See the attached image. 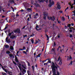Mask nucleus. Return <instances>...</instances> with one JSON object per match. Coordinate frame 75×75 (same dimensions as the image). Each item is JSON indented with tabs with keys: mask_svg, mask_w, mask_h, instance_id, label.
I'll return each instance as SVG.
<instances>
[{
	"mask_svg": "<svg viewBox=\"0 0 75 75\" xmlns=\"http://www.w3.org/2000/svg\"><path fill=\"white\" fill-rule=\"evenodd\" d=\"M70 38H72V34H70Z\"/></svg>",
	"mask_w": 75,
	"mask_h": 75,
	"instance_id": "58836bf2",
	"label": "nucleus"
},
{
	"mask_svg": "<svg viewBox=\"0 0 75 75\" xmlns=\"http://www.w3.org/2000/svg\"><path fill=\"white\" fill-rule=\"evenodd\" d=\"M13 62L14 64H15V65H17V64L16 62H14V61H13Z\"/></svg>",
	"mask_w": 75,
	"mask_h": 75,
	"instance_id": "79ce46f5",
	"label": "nucleus"
},
{
	"mask_svg": "<svg viewBox=\"0 0 75 75\" xmlns=\"http://www.w3.org/2000/svg\"><path fill=\"white\" fill-rule=\"evenodd\" d=\"M32 69H33V71H34V66H32Z\"/></svg>",
	"mask_w": 75,
	"mask_h": 75,
	"instance_id": "3c124183",
	"label": "nucleus"
},
{
	"mask_svg": "<svg viewBox=\"0 0 75 75\" xmlns=\"http://www.w3.org/2000/svg\"><path fill=\"white\" fill-rule=\"evenodd\" d=\"M40 41V40H39L38 41L36 40V42L35 43V44H37V43H39Z\"/></svg>",
	"mask_w": 75,
	"mask_h": 75,
	"instance_id": "a211bd4d",
	"label": "nucleus"
},
{
	"mask_svg": "<svg viewBox=\"0 0 75 75\" xmlns=\"http://www.w3.org/2000/svg\"><path fill=\"white\" fill-rule=\"evenodd\" d=\"M56 45V44H55V42H54V46H55Z\"/></svg>",
	"mask_w": 75,
	"mask_h": 75,
	"instance_id": "5fc2aeb1",
	"label": "nucleus"
},
{
	"mask_svg": "<svg viewBox=\"0 0 75 75\" xmlns=\"http://www.w3.org/2000/svg\"><path fill=\"white\" fill-rule=\"evenodd\" d=\"M59 74L60 73H59V72L57 71V75H59Z\"/></svg>",
	"mask_w": 75,
	"mask_h": 75,
	"instance_id": "49530a36",
	"label": "nucleus"
},
{
	"mask_svg": "<svg viewBox=\"0 0 75 75\" xmlns=\"http://www.w3.org/2000/svg\"><path fill=\"white\" fill-rule=\"evenodd\" d=\"M22 71H23V72H26V70H25L24 69H22Z\"/></svg>",
	"mask_w": 75,
	"mask_h": 75,
	"instance_id": "cd10ccee",
	"label": "nucleus"
},
{
	"mask_svg": "<svg viewBox=\"0 0 75 75\" xmlns=\"http://www.w3.org/2000/svg\"><path fill=\"white\" fill-rule=\"evenodd\" d=\"M28 21H30V18H28L27 19Z\"/></svg>",
	"mask_w": 75,
	"mask_h": 75,
	"instance_id": "052dcab7",
	"label": "nucleus"
},
{
	"mask_svg": "<svg viewBox=\"0 0 75 75\" xmlns=\"http://www.w3.org/2000/svg\"><path fill=\"white\" fill-rule=\"evenodd\" d=\"M2 69H3L4 71L5 72H6L7 73V70L4 69V67H2Z\"/></svg>",
	"mask_w": 75,
	"mask_h": 75,
	"instance_id": "4468645a",
	"label": "nucleus"
},
{
	"mask_svg": "<svg viewBox=\"0 0 75 75\" xmlns=\"http://www.w3.org/2000/svg\"><path fill=\"white\" fill-rule=\"evenodd\" d=\"M69 31L71 33V32H72V30H69Z\"/></svg>",
	"mask_w": 75,
	"mask_h": 75,
	"instance_id": "8fccbe9b",
	"label": "nucleus"
},
{
	"mask_svg": "<svg viewBox=\"0 0 75 75\" xmlns=\"http://www.w3.org/2000/svg\"><path fill=\"white\" fill-rule=\"evenodd\" d=\"M27 10H28V11H31V9L30 8H28L27 9Z\"/></svg>",
	"mask_w": 75,
	"mask_h": 75,
	"instance_id": "e433bc0d",
	"label": "nucleus"
},
{
	"mask_svg": "<svg viewBox=\"0 0 75 75\" xmlns=\"http://www.w3.org/2000/svg\"><path fill=\"white\" fill-rule=\"evenodd\" d=\"M70 59H72V57L71 56V55L70 56L69 59L68 58H67V60H69Z\"/></svg>",
	"mask_w": 75,
	"mask_h": 75,
	"instance_id": "412c9836",
	"label": "nucleus"
},
{
	"mask_svg": "<svg viewBox=\"0 0 75 75\" xmlns=\"http://www.w3.org/2000/svg\"><path fill=\"white\" fill-rule=\"evenodd\" d=\"M61 48V47L59 46L58 49H57V50L58 51V50H59V49L60 50Z\"/></svg>",
	"mask_w": 75,
	"mask_h": 75,
	"instance_id": "ea45409f",
	"label": "nucleus"
},
{
	"mask_svg": "<svg viewBox=\"0 0 75 75\" xmlns=\"http://www.w3.org/2000/svg\"><path fill=\"white\" fill-rule=\"evenodd\" d=\"M8 38H9V37L8 36L6 38V41L8 43H10V39H8Z\"/></svg>",
	"mask_w": 75,
	"mask_h": 75,
	"instance_id": "39448f33",
	"label": "nucleus"
},
{
	"mask_svg": "<svg viewBox=\"0 0 75 75\" xmlns=\"http://www.w3.org/2000/svg\"><path fill=\"white\" fill-rule=\"evenodd\" d=\"M12 8L13 10V11H14V8H13V7H12Z\"/></svg>",
	"mask_w": 75,
	"mask_h": 75,
	"instance_id": "69168bd1",
	"label": "nucleus"
},
{
	"mask_svg": "<svg viewBox=\"0 0 75 75\" xmlns=\"http://www.w3.org/2000/svg\"><path fill=\"white\" fill-rule=\"evenodd\" d=\"M71 25L70 24H68L67 25V27H69V28H70L71 27Z\"/></svg>",
	"mask_w": 75,
	"mask_h": 75,
	"instance_id": "a878e982",
	"label": "nucleus"
},
{
	"mask_svg": "<svg viewBox=\"0 0 75 75\" xmlns=\"http://www.w3.org/2000/svg\"><path fill=\"white\" fill-rule=\"evenodd\" d=\"M9 55L11 58H12V57H13V58H14V56H13V55L12 54H10Z\"/></svg>",
	"mask_w": 75,
	"mask_h": 75,
	"instance_id": "6ab92c4d",
	"label": "nucleus"
},
{
	"mask_svg": "<svg viewBox=\"0 0 75 75\" xmlns=\"http://www.w3.org/2000/svg\"><path fill=\"white\" fill-rule=\"evenodd\" d=\"M6 54H10V51H7L6 52Z\"/></svg>",
	"mask_w": 75,
	"mask_h": 75,
	"instance_id": "7c9ffc66",
	"label": "nucleus"
},
{
	"mask_svg": "<svg viewBox=\"0 0 75 75\" xmlns=\"http://www.w3.org/2000/svg\"><path fill=\"white\" fill-rule=\"evenodd\" d=\"M2 7H0V11H1L2 10Z\"/></svg>",
	"mask_w": 75,
	"mask_h": 75,
	"instance_id": "4c0bfd02",
	"label": "nucleus"
},
{
	"mask_svg": "<svg viewBox=\"0 0 75 75\" xmlns=\"http://www.w3.org/2000/svg\"><path fill=\"white\" fill-rule=\"evenodd\" d=\"M59 61V65H61V64H62V59H61V57L59 56L58 58L57 61Z\"/></svg>",
	"mask_w": 75,
	"mask_h": 75,
	"instance_id": "20e7f679",
	"label": "nucleus"
},
{
	"mask_svg": "<svg viewBox=\"0 0 75 75\" xmlns=\"http://www.w3.org/2000/svg\"><path fill=\"white\" fill-rule=\"evenodd\" d=\"M71 25L72 26H74V24L73 23H71Z\"/></svg>",
	"mask_w": 75,
	"mask_h": 75,
	"instance_id": "13d9d810",
	"label": "nucleus"
},
{
	"mask_svg": "<svg viewBox=\"0 0 75 75\" xmlns=\"http://www.w3.org/2000/svg\"><path fill=\"white\" fill-rule=\"evenodd\" d=\"M35 6H36V7H38L39 6V4L37 3H35Z\"/></svg>",
	"mask_w": 75,
	"mask_h": 75,
	"instance_id": "4be33fe9",
	"label": "nucleus"
},
{
	"mask_svg": "<svg viewBox=\"0 0 75 75\" xmlns=\"http://www.w3.org/2000/svg\"><path fill=\"white\" fill-rule=\"evenodd\" d=\"M19 50H21V51H23V50L22 49H19Z\"/></svg>",
	"mask_w": 75,
	"mask_h": 75,
	"instance_id": "338daca9",
	"label": "nucleus"
},
{
	"mask_svg": "<svg viewBox=\"0 0 75 75\" xmlns=\"http://www.w3.org/2000/svg\"><path fill=\"white\" fill-rule=\"evenodd\" d=\"M31 41L32 44H34V40H33V39H31Z\"/></svg>",
	"mask_w": 75,
	"mask_h": 75,
	"instance_id": "f704fd0d",
	"label": "nucleus"
},
{
	"mask_svg": "<svg viewBox=\"0 0 75 75\" xmlns=\"http://www.w3.org/2000/svg\"><path fill=\"white\" fill-rule=\"evenodd\" d=\"M23 50H25V47L24 46L23 47Z\"/></svg>",
	"mask_w": 75,
	"mask_h": 75,
	"instance_id": "bf43d9fd",
	"label": "nucleus"
},
{
	"mask_svg": "<svg viewBox=\"0 0 75 75\" xmlns=\"http://www.w3.org/2000/svg\"><path fill=\"white\" fill-rule=\"evenodd\" d=\"M47 18L49 20H52V21H54L55 20V17H54L53 16L52 17H51V16H47Z\"/></svg>",
	"mask_w": 75,
	"mask_h": 75,
	"instance_id": "7ed1b4c3",
	"label": "nucleus"
},
{
	"mask_svg": "<svg viewBox=\"0 0 75 75\" xmlns=\"http://www.w3.org/2000/svg\"><path fill=\"white\" fill-rule=\"evenodd\" d=\"M47 64H48V62H47L46 63H44V65H47Z\"/></svg>",
	"mask_w": 75,
	"mask_h": 75,
	"instance_id": "de8ad7c7",
	"label": "nucleus"
},
{
	"mask_svg": "<svg viewBox=\"0 0 75 75\" xmlns=\"http://www.w3.org/2000/svg\"><path fill=\"white\" fill-rule=\"evenodd\" d=\"M57 22L59 24H60V23H61V22L59 21L58 19H57Z\"/></svg>",
	"mask_w": 75,
	"mask_h": 75,
	"instance_id": "c9c22d12",
	"label": "nucleus"
},
{
	"mask_svg": "<svg viewBox=\"0 0 75 75\" xmlns=\"http://www.w3.org/2000/svg\"><path fill=\"white\" fill-rule=\"evenodd\" d=\"M72 62H72V61H71L70 64H69V65H72Z\"/></svg>",
	"mask_w": 75,
	"mask_h": 75,
	"instance_id": "5701e85b",
	"label": "nucleus"
},
{
	"mask_svg": "<svg viewBox=\"0 0 75 75\" xmlns=\"http://www.w3.org/2000/svg\"><path fill=\"white\" fill-rule=\"evenodd\" d=\"M69 29H70V30H73V29H74V28L73 27H70Z\"/></svg>",
	"mask_w": 75,
	"mask_h": 75,
	"instance_id": "72a5a7b5",
	"label": "nucleus"
},
{
	"mask_svg": "<svg viewBox=\"0 0 75 75\" xmlns=\"http://www.w3.org/2000/svg\"><path fill=\"white\" fill-rule=\"evenodd\" d=\"M74 8V7L73 6H71V8Z\"/></svg>",
	"mask_w": 75,
	"mask_h": 75,
	"instance_id": "774afa93",
	"label": "nucleus"
},
{
	"mask_svg": "<svg viewBox=\"0 0 75 75\" xmlns=\"http://www.w3.org/2000/svg\"><path fill=\"white\" fill-rule=\"evenodd\" d=\"M46 37L47 38V40H49V36H48V35H47V34H46Z\"/></svg>",
	"mask_w": 75,
	"mask_h": 75,
	"instance_id": "393cba45",
	"label": "nucleus"
},
{
	"mask_svg": "<svg viewBox=\"0 0 75 75\" xmlns=\"http://www.w3.org/2000/svg\"><path fill=\"white\" fill-rule=\"evenodd\" d=\"M57 37L58 38H59L60 37V36L58 35L57 36Z\"/></svg>",
	"mask_w": 75,
	"mask_h": 75,
	"instance_id": "e2e57ef3",
	"label": "nucleus"
},
{
	"mask_svg": "<svg viewBox=\"0 0 75 75\" xmlns=\"http://www.w3.org/2000/svg\"><path fill=\"white\" fill-rule=\"evenodd\" d=\"M57 8H58L59 10H60L61 7V6L59 5V2H57Z\"/></svg>",
	"mask_w": 75,
	"mask_h": 75,
	"instance_id": "0eeeda50",
	"label": "nucleus"
},
{
	"mask_svg": "<svg viewBox=\"0 0 75 75\" xmlns=\"http://www.w3.org/2000/svg\"><path fill=\"white\" fill-rule=\"evenodd\" d=\"M9 47V46L8 45H6L5 46V47L6 48H8Z\"/></svg>",
	"mask_w": 75,
	"mask_h": 75,
	"instance_id": "473e14b6",
	"label": "nucleus"
},
{
	"mask_svg": "<svg viewBox=\"0 0 75 75\" xmlns=\"http://www.w3.org/2000/svg\"><path fill=\"white\" fill-rule=\"evenodd\" d=\"M19 66H18V67L19 68L21 71L22 72H23V71L21 70V64H19Z\"/></svg>",
	"mask_w": 75,
	"mask_h": 75,
	"instance_id": "1a4fd4ad",
	"label": "nucleus"
},
{
	"mask_svg": "<svg viewBox=\"0 0 75 75\" xmlns=\"http://www.w3.org/2000/svg\"><path fill=\"white\" fill-rule=\"evenodd\" d=\"M27 72L28 74V75H30V74H29V70H28Z\"/></svg>",
	"mask_w": 75,
	"mask_h": 75,
	"instance_id": "864d4df0",
	"label": "nucleus"
},
{
	"mask_svg": "<svg viewBox=\"0 0 75 75\" xmlns=\"http://www.w3.org/2000/svg\"><path fill=\"white\" fill-rule=\"evenodd\" d=\"M49 3L50 4L48 5L49 7H51L52 5H54V1H52V2H51V0H50L49 1Z\"/></svg>",
	"mask_w": 75,
	"mask_h": 75,
	"instance_id": "f03ea898",
	"label": "nucleus"
},
{
	"mask_svg": "<svg viewBox=\"0 0 75 75\" xmlns=\"http://www.w3.org/2000/svg\"><path fill=\"white\" fill-rule=\"evenodd\" d=\"M27 36V35H23V38H25V37H26Z\"/></svg>",
	"mask_w": 75,
	"mask_h": 75,
	"instance_id": "c03bdc74",
	"label": "nucleus"
},
{
	"mask_svg": "<svg viewBox=\"0 0 75 75\" xmlns=\"http://www.w3.org/2000/svg\"><path fill=\"white\" fill-rule=\"evenodd\" d=\"M38 26H36V29L37 31H38L40 30H41L40 29H38Z\"/></svg>",
	"mask_w": 75,
	"mask_h": 75,
	"instance_id": "2eb2a0df",
	"label": "nucleus"
},
{
	"mask_svg": "<svg viewBox=\"0 0 75 75\" xmlns=\"http://www.w3.org/2000/svg\"><path fill=\"white\" fill-rule=\"evenodd\" d=\"M15 33H20V30L19 29H17L15 30Z\"/></svg>",
	"mask_w": 75,
	"mask_h": 75,
	"instance_id": "9b49d317",
	"label": "nucleus"
},
{
	"mask_svg": "<svg viewBox=\"0 0 75 75\" xmlns=\"http://www.w3.org/2000/svg\"><path fill=\"white\" fill-rule=\"evenodd\" d=\"M59 12L60 13H62V11H59Z\"/></svg>",
	"mask_w": 75,
	"mask_h": 75,
	"instance_id": "09e8293b",
	"label": "nucleus"
},
{
	"mask_svg": "<svg viewBox=\"0 0 75 75\" xmlns=\"http://www.w3.org/2000/svg\"><path fill=\"white\" fill-rule=\"evenodd\" d=\"M15 38H16V35H11L10 37V38H11V39H14Z\"/></svg>",
	"mask_w": 75,
	"mask_h": 75,
	"instance_id": "6e6552de",
	"label": "nucleus"
},
{
	"mask_svg": "<svg viewBox=\"0 0 75 75\" xmlns=\"http://www.w3.org/2000/svg\"><path fill=\"white\" fill-rule=\"evenodd\" d=\"M11 34H12V33H9L8 34V35L9 37H10V36H11Z\"/></svg>",
	"mask_w": 75,
	"mask_h": 75,
	"instance_id": "c85d7f7f",
	"label": "nucleus"
},
{
	"mask_svg": "<svg viewBox=\"0 0 75 75\" xmlns=\"http://www.w3.org/2000/svg\"><path fill=\"white\" fill-rule=\"evenodd\" d=\"M55 48H52V52H53V54H56L55 53Z\"/></svg>",
	"mask_w": 75,
	"mask_h": 75,
	"instance_id": "9d476101",
	"label": "nucleus"
},
{
	"mask_svg": "<svg viewBox=\"0 0 75 75\" xmlns=\"http://www.w3.org/2000/svg\"><path fill=\"white\" fill-rule=\"evenodd\" d=\"M51 67L53 72V75H57L56 74V72H55L56 71V69L57 71L58 70V64H55L54 63L52 62Z\"/></svg>",
	"mask_w": 75,
	"mask_h": 75,
	"instance_id": "f257e3e1",
	"label": "nucleus"
},
{
	"mask_svg": "<svg viewBox=\"0 0 75 75\" xmlns=\"http://www.w3.org/2000/svg\"><path fill=\"white\" fill-rule=\"evenodd\" d=\"M2 74L3 75H6V74L4 72H2Z\"/></svg>",
	"mask_w": 75,
	"mask_h": 75,
	"instance_id": "2f4dec72",
	"label": "nucleus"
},
{
	"mask_svg": "<svg viewBox=\"0 0 75 75\" xmlns=\"http://www.w3.org/2000/svg\"><path fill=\"white\" fill-rule=\"evenodd\" d=\"M44 17H43V19L44 20H46V17H47V15H48V14H47V13H44Z\"/></svg>",
	"mask_w": 75,
	"mask_h": 75,
	"instance_id": "423d86ee",
	"label": "nucleus"
},
{
	"mask_svg": "<svg viewBox=\"0 0 75 75\" xmlns=\"http://www.w3.org/2000/svg\"><path fill=\"white\" fill-rule=\"evenodd\" d=\"M10 49L12 50H14V48L12 46H11L10 47Z\"/></svg>",
	"mask_w": 75,
	"mask_h": 75,
	"instance_id": "aec40b11",
	"label": "nucleus"
},
{
	"mask_svg": "<svg viewBox=\"0 0 75 75\" xmlns=\"http://www.w3.org/2000/svg\"><path fill=\"white\" fill-rule=\"evenodd\" d=\"M3 21V19L1 20V21H0L1 23H4V22H5L4 21Z\"/></svg>",
	"mask_w": 75,
	"mask_h": 75,
	"instance_id": "b1692460",
	"label": "nucleus"
},
{
	"mask_svg": "<svg viewBox=\"0 0 75 75\" xmlns=\"http://www.w3.org/2000/svg\"><path fill=\"white\" fill-rule=\"evenodd\" d=\"M22 66L23 67V68H24V69H27L26 68V66L25 65H24L23 64V65H22Z\"/></svg>",
	"mask_w": 75,
	"mask_h": 75,
	"instance_id": "ddd939ff",
	"label": "nucleus"
},
{
	"mask_svg": "<svg viewBox=\"0 0 75 75\" xmlns=\"http://www.w3.org/2000/svg\"><path fill=\"white\" fill-rule=\"evenodd\" d=\"M9 1L10 3H14V0H9Z\"/></svg>",
	"mask_w": 75,
	"mask_h": 75,
	"instance_id": "f3484780",
	"label": "nucleus"
},
{
	"mask_svg": "<svg viewBox=\"0 0 75 75\" xmlns=\"http://www.w3.org/2000/svg\"><path fill=\"white\" fill-rule=\"evenodd\" d=\"M15 57L16 62H18V59H17V56H15Z\"/></svg>",
	"mask_w": 75,
	"mask_h": 75,
	"instance_id": "dca6fc26",
	"label": "nucleus"
},
{
	"mask_svg": "<svg viewBox=\"0 0 75 75\" xmlns=\"http://www.w3.org/2000/svg\"><path fill=\"white\" fill-rule=\"evenodd\" d=\"M23 52L24 53H25V54H27V53H26V52H25L24 51H23Z\"/></svg>",
	"mask_w": 75,
	"mask_h": 75,
	"instance_id": "0e129e2a",
	"label": "nucleus"
},
{
	"mask_svg": "<svg viewBox=\"0 0 75 75\" xmlns=\"http://www.w3.org/2000/svg\"><path fill=\"white\" fill-rule=\"evenodd\" d=\"M48 62V63H51V61H50V59H48V62Z\"/></svg>",
	"mask_w": 75,
	"mask_h": 75,
	"instance_id": "c756f323",
	"label": "nucleus"
},
{
	"mask_svg": "<svg viewBox=\"0 0 75 75\" xmlns=\"http://www.w3.org/2000/svg\"><path fill=\"white\" fill-rule=\"evenodd\" d=\"M73 13H74V16H75V11H73Z\"/></svg>",
	"mask_w": 75,
	"mask_h": 75,
	"instance_id": "6e6d98bb",
	"label": "nucleus"
},
{
	"mask_svg": "<svg viewBox=\"0 0 75 75\" xmlns=\"http://www.w3.org/2000/svg\"><path fill=\"white\" fill-rule=\"evenodd\" d=\"M16 17H18V16H19V15L17 13L16 15Z\"/></svg>",
	"mask_w": 75,
	"mask_h": 75,
	"instance_id": "4d7b16f0",
	"label": "nucleus"
},
{
	"mask_svg": "<svg viewBox=\"0 0 75 75\" xmlns=\"http://www.w3.org/2000/svg\"><path fill=\"white\" fill-rule=\"evenodd\" d=\"M40 1L41 2H42V3H43V2H44V1H45V0H40Z\"/></svg>",
	"mask_w": 75,
	"mask_h": 75,
	"instance_id": "37998d69",
	"label": "nucleus"
},
{
	"mask_svg": "<svg viewBox=\"0 0 75 75\" xmlns=\"http://www.w3.org/2000/svg\"><path fill=\"white\" fill-rule=\"evenodd\" d=\"M74 47H72L71 48V50H72V51H73V50H74V49H73Z\"/></svg>",
	"mask_w": 75,
	"mask_h": 75,
	"instance_id": "603ef678",
	"label": "nucleus"
},
{
	"mask_svg": "<svg viewBox=\"0 0 75 75\" xmlns=\"http://www.w3.org/2000/svg\"><path fill=\"white\" fill-rule=\"evenodd\" d=\"M4 10H5V8H3L2 9V10H3V11L4 12V11H4Z\"/></svg>",
	"mask_w": 75,
	"mask_h": 75,
	"instance_id": "680f3d73",
	"label": "nucleus"
},
{
	"mask_svg": "<svg viewBox=\"0 0 75 75\" xmlns=\"http://www.w3.org/2000/svg\"><path fill=\"white\" fill-rule=\"evenodd\" d=\"M60 18H61V20L62 21H65V18H64V16H63L62 17H60Z\"/></svg>",
	"mask_w": 75,
	"mask_h": 75,
	"instance_id": "f8f14e48",
	"label": "nucleus"
},
{
	"mask_svg": "<svg viewBox=\"0 0 75 75\" xmlns=\"http://www.w3.org/2000/svg\"><path fill=\"white\" fill-rule=\"evenodd\" d=\"M20 11H21V12H23V11H24V10L23 9H22L21 10H20Z\"/></svg>",
	"mask_w": 75,
	"mask_h": 75,
	"instance_id": "a18cd8bd",
	"label": "nucleus"
},
{
	"mask_svg": "<svg viewBox=\"0 0 75 75\" xmlns=\"http://www.w3.org/2000/svg\"><path fill=\"white\" fill-rule=\"evenodd\" d=\"M66 17H68L69 20V16H66Z\"/></svg>",
	"mask_w": 75,
	"mask_h": 75,
	"instance_id": "a19ab883",
	"label": "nucleus"
},
{
	"mask_svg": "<svg viewBox=\"0 0 75 75\" xmlns=\"http://www.w3.org/2000/svg\"><path fill=\"white\" fill-rule=\"evenodd\" d=\"M41 55V53H40L37 56L38 57H40V55Z\"/></svg>",
	"mask_w": 75,
	"mask_h": 75,
	"instance_id": "bb28decb",
	"label": "nucleus"
}]
</instances>
